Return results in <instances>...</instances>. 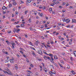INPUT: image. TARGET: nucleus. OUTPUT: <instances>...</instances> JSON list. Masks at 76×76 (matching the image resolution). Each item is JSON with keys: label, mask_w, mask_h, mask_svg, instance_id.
I'll return each mask as SVG.
<instances>
[{"label": "nucleus", "mask_w": 76, "mask_h": 76, "mask_svg": "<svg viewBox=\"0 0 76 76\" xmlns=\"http://www.w3.org/2000/svg\"><path fill=\"white\" fill-rule=\"evenodd\" d=\"M2 51L3 52V54H5V50H4V49H3L2 50Z\"/></svg>", "instance_id": "23"}, {"label": "nucleus", "mask_w": 76, "mask_h": 76, "mask_svg": "<svg viewBox=\"0 0 76 76\" xmlns=\"http://www.w3.org/2000/svg\"><path fill=\"white\" fill-rule=\"evenodd\" d=\"M66 27H67V28H69V27H70V25H68L66 26Z\"/></svg>", "instance_id": "56"}, {"label": "nucleus", "mask_w": 76, "mask_h": 76, "mask_svg": "<svg viewBox=\"0 0 76 76\" xmlns=\"http://www.w3.org/2000/svg\"><path fill=\"white\" fill-rule=\"evenodd\" d=\"M52 74H55V75H56V71H52Z\"/></svg>", "instance_id": "13"}, {"label": "nucleus", "mask_w": 76, "mask_h": 76, "mask_svg": "<svg viewBox=\"0 0 76 76\" xmlns=\"http://www.w3.org/2000/svg\"><path fill=\"white\" fill-rule=\"evenodd\" d=\"M16 31V29L15 28H14V31H13V32H15Z\"/></svg>", "instance_id": "37"}, {"label": "nucleus", "mask_w": 76, "mask_h": 76, "mask_svg": "<svg viewBox=\"0 0 76 76\" xmlns=\"http://www.w3.org/2000/svg\"><path fill=\"white\" fill-rule=\"evenodd\" d=\"M61 36H60L59 37V39H61Z\"/></svg>", "instance_id": "60"}, {"label": "nucleus", "mask_w": 76, "mask_h": 76, "mask_svg": "<svg viewBox=\"0 0 76 76\" xmlns=\"http://www.w3.org/2000/svg\"><path fill=\"white\" fill-rule=\"evenodd\" d=\"M74 56H75V57H76V51H74Z\"/></svg>", "instance_id": "20"}, {"label": "nucleus", "mask_w": 76, "mask_h": 76, "mask_svg": "<svg viewBox=\"0 0 76 76\" xmlns=\"http://www.w3.org/2000/svg\"><path fill=\"white\" fill-rule=\"evenodd\" d=\"M7 66L8 67H10V64H7Z\"/></svg>", "instance_id": "47"}, {"label": "nucleus", "mask_w": 76, "mask_h": 76, "mask_svg": "<svg viewBox=\"0 0 76 76\" xmlns=\"http://www.w3.org/2000/svg\"><path fill=\"white\" fill-rule=\"evenodd\" d=\"M50 32V31H46V33H48V32Z\"/></svg>", "instance_id": "62"}, {"label": "nucleus", "mask_w": 76, "mask_h": 76, "mask_svg": "<svg viewBox=\"0 0 76 76\" xmlns=\"http://www.w3.org/2000/svg\"><path fill=\"white\" fill-rule=\"evenodd\" d=\"M15 14H16V15H18V11H16V12H15Z\"/></svg>", "instance_id": "45"}, {"label": "nucleus", "mask_w": 76, "mask_h": 76, "mask_svg": "<svg viewBox=\"0 0 76 76\" xmlns=\"http://www.w3.org/2000/svg\"><path fill=\"white\" fill-rule=\"evenodd\" d=\"M2 9L3 10H5V9H7L6 8V7L4 6L2 8Z\"/></svg>", "instance_id": "9"}, {"label": "nucleus", "mask_w": 76, "mask_h": 76, "mask_svg": "<svg viewBox=\"0 0 76 76\" xmlns=\"http://www.w3.org/2000/svg\"><path fill=\"white\" fill-rule=\"evenodd\" d=\"M44 58H45V60H47L48 58V56H45L44 57Z\"/></svg>", "instance_id": "5"}, {"label": "nucleus", "mask_w": 76, "mask_h": 76, "mask_svg": "<svg viewBox=\"0 0 76 76\" xmlns=\"http://www.w3.org/2000/svg\"><path fill=\"white\" fill-rule=\"evenodd\" d=\"M25 36H26V38H28V35H27L26 34L25 35Z\"/></svg>", "instance_id": "59"}, {"label": "nucleus", "mask_w": 76, "mask_h": 76, "mask_svg": "<svg viewBox=\"0 0 76 76\" xmlns=\"http://www.w3.org/2000/svg\"><path fill=\"white\" fill-rule=\"evenodd\" d=\"M50 58H50L49 56H48V59L50 60L51 62H52V63H54V61H53L52 59H50Z\"/></svg>", "instance_id": "1"}, {"label": "nucleus", "mask_w": 76, "mask_h": 76, "mask_svg": "<svg viewBox=\"0 0 76 76\" xmlns=\"http://www.w3.org/2000/svg\"><path fill=\"white\" fill-rule=\"evenodd\" d=\"M21 3H23L24 2H23V1H21Z\"/></svg>", "instance_id": "63"}, {"label": "nucleus", "mask_w": 76, "mask_h": 76, "mask_svg": "<svg viewBox=\"0 0 76 76\" xmlns=\"http://www.w3.org/2000/svg\"><path fill=\"white\" fill-rule=\"evenodd\" d=\"M3 72L4 73H6V74L7 73V74H8L9 75V73L8 72L5 71V70H3Z\"/></svg>", "instance_id": "8"}, {"label": "nucleus", "mask_w": 76, "mask_h": 76, "mask_svg": "<svg viewBox=\"0 0 76 76\" xmlns=\"http://www.w3.org/2000/svg\"><path fill=\"white\" fill-rule=\"evenodd\" d=\"M41 44L43 45H44H44H45V44L44 43H41Z\"/></svg>", "instance_id": "53"}, {"label": "nucleus", "mask_w": 76, "mask_h": 76, "mask_svg": "<svg viewBox=\"0 0 76 76\" xmlns=\"http://www.w3.org/2000/svg\"><path fill=\"white\" fill-rule=\"evenodd\" d=\"M71 60V61H73V58L72 57H71L70 58Z\"/></svg>", "instance_id": "41"}, {"label": "nucleus", "mask_w": 76, "mask_h": 76, "mask_svg": "<svg viewBox=\"0 0 76 76\" xmlns=\"http://www.w3.org/2000/svg\"><path fill=\"white\" fill-rule=\"evenodd\" d=\"M3 14H5V13H6V11H3Z\"/></svg>", "instance_id": "55"}, {"label": "nucleus", "mask_w": 76, "mask_h": 76, "mask_svg": "<svg viewBox=\"0 0 76 76\" xmlns=\"http://www.w3.org/2000/svg\"><path fill=\"white\" fill-rule=\"evenodd\" d=\"M45 26L46 28H47V24H45Z\"/></svg>", "instance_id": "49"}, {"label": "nucleus", "mask_w": 76, "mask_h": 76, "mask_svg": "<svg viewBox=\"0 0 76 76\" xmlns=\"http://www.w3.org/2000/svg\"><path fill=\"white\" fill-rule=\"evenodd\" d=\"M6 42L7 43V44H9V42L8 41H6Z\"/></svg>", "instance_id": "57"}, {"label": "nucleus", "mask_w": 76, "mask_h": 76, "mask_svg": "<svg viewBox=\"0 0 76 76\" xmlns=\"http://www.w3.org/2000/svg\"><path fill=\"white\" fill-rule=\"evenodd\" d=\"M26 3H30L31 2V0H28L27 1H26Z\"/></svg>", "instance_id": "7"}, {"label": "nucleus", "mask_w": 76, "mask_h": 76, "mask_svg": "<svg viewBox=\"0 0 76 76\" xmlns=\"http://www.w3.org/2000/svg\"><path fill=\"white\" fill-rule=\"evenodd\" d=\"M54 58L55 59H58V57H57L55 55L54 56Z\"/></svg>", "instance_id": "19"}, {"label": "nucleus", "mask_w": 76, "mask_h": 76, "mask_svg": "<svg viewBox=\"0 0 76 76\" xmlns=\"http://www.w3.org/2000/svg\"><path fill=\"white\" fill-rule=\"evenodd\" d=\"M30 45H32L33 46V45H32V43H31V42H30Z\"/></svg>", "instance_id": "58"}, {"label": "nucleus", "mask_w": 76, "mask_h": 76, "mask_svg": "<svg viewBox=\"0 0 76 76\" xmlns=\"http://www.w3.org/2000/svg\"><path fill=\"white\" fill-rule=\"evenodd\" d=\"M74 33H72V35H71V37H73V36H74Z\"/></svg>", "instance_id": "35"}, {"label": "nucleus", "mask_w": 76, "mask_h": 76, "mask_svg": "<svg viewBox=\"0 0 76 76\" xmlns=\"http://www.w3.org/2000/svg\"><path fill=\"white\" fill-rule=\"evenodd\" d=\"M52 8H50L49 10V12H52Z\"/></svg>", "instance_id": "16"}, {"label": "nucleus", "mask_w": 76, "mask_h": 76, "mask_svg": "<svg viewBox=\"0 0 76 76\" xmlns=\"http://www.w3.org/2000/svg\"><path fill=\"white\" fill-rule=\"evenodd\" d=\"M49 56H51L50 58L53 60V61H54V59L53 58V55L51 54H50V55H49Z\"/></svg>", "instance_id": "3"}, {"label": "nucleus", "mask_w": 76, "mask_h": 76, "mask_svg": "<svg viewBox=\"0 0 76 76\" xmlns=\"http://www.w3.org/2000/svg\"><path fill=\"white\" fill-rule=\"evenodd\" d=\"M38 43H39V42H38V43H37V42H35V44L36 45H38Z\"/></svg>", "instance_id": "28"}, {"label": "nucleus", "mask_w": 76, "mask_h": 76, "mask_svg": "<svg viewBox=\"0 0 76 76\" xmlns=\"http://www.w3.org/2000/svg\"><path fill=\"white\" fill-rule=\"evenodd\" d=\"M54 4H55L54 3L51 4V5H50V6H54Z\"/></svg>", "instance_id": "32"}, {"label": "nucleus", "mask_w": 76, "mask_h": 76, "mask_svg": "<svg viewBox=\"0 0 76 76\" xmlns=\"http://www.w3.org/2000/svg\"><path fill=\"white\" fill-rule=\"evenodd\" d=\"M12 49H14V48H15V46L14 45H12Z\"/></svg>", "instance_id": "38"}, {"label": "nucleus", "mask_w": 76, "mask_h": 76, "mask_svg": "<svg viewBox=\"0 0 76 76\" xmlns=\"http://www.w3.org/2000/svg\"><path fill=\"white\" fill-rule=\"evenodd\" d=\"M28 21H29V23H31V18L29 19Z\"/></svg>", "instance_id": "21"}, {"label": "nucleus", "mask_w": 76, "mask_h": 76, "mask_svg": "<svg viewBox=\"0 0 76 76\" xmlns=\"http://www.w3.org/2000/svg\"><path fill=\"white\" fill-rule=\"evenodd\" d=\"M30 31H33V29H32V27H30Z\"/></svg>", "instance_id": "29"}, {"label": "nucleus", "mask_w": 76, "mask_h": 76, "mask_svg": "<svg viewBox=\"0 0 76 76\" xmlns=\"http://www.w3.org/2000/svg\"><path fill=\"white\" fill-rule=\"evenodd\" d=\"M30 66L31 67H34V65H32V64H30Z\"/></svg>", "instance_id": "22"}, {"label": "nucleus", "mask_w": 76, "mask_h": 76, "mask_svg": "<svg viewBox=\"0 0 76 76\" xmlns=\"http://www.w3.org/2000/svg\"><path fill=\"white\" fill-rule=\"evenodd\" d=\"M21 26L22 28H23V27H24V26H25V25H24V24H21Z\"/></svg>", "instance_id": "17"}, {"label": "nucleus", "mask_w": 76, "mask_h": 76, "mask_svg": "<svg viewBox=\"0 0 76 76\" xmlns=\"http://www.w3.org/2000/svg\"><path fill=\"white\" fill-rule=\"evenodd\" d=\"M32 54L34 56H36V55H35V53H34V52H33L32 53Z\"/></svg>", "instance_id": "31"}, {"label": "nucleus", "mask_w": 76, "mask_h": 76, "mask_svg": "<svg viewBox=\"0 0 76 76\" xmlns=\"http://www.w3.org/2000/svg\"><path fill=\"white\" fill-rule=\"evenodd\" d=\"M61 67H62V68H63V66L62 65H61V64H60L59 65Z\"/></svg>", "instance_id": "46"}, {"label": "nucleus", "mask_w": 76, "mask_h": 76, "mask_svg": "<svg viewBox=\"0 0 76 76\" xmlns=\"http://www.w3.org/2000/svg\"><path fill=\"white\" fill-rule=\"evenodd\" d=\"M32 48V50H35V48Z\"/></svg>", "instance_id": "54"}, {"label": "nucleus", "mask_w": 76, "mask_h": 76, "mask_svg": "<svg viewBox=\"0 0 76 76\" xmlns=\"http://www.w3.org/2000/svg\"><path fill=\"white\" fill-rule=\"evenodd\" d=\"M20 53H21V54H23V52L22 51L20 50Z\"/></svg>", "instance_id": "40"}, {"label": "nucleus", "mask_w": 76, "mask_h": 76, "mask_svg": "<svg viewBox=\"0 0 76 76\" xmlns=\"http://www.w3.org/2000/svg\"><path fill=\"white\" fill-rule=\"evenodd\" d=\"M16 28H17V29H18V28H19V27H20V26H16Z\"/></svg>", "instance_id": "30"}, {"label": "nucleus", "mask_w": 76, "mask_h": 76, "mask_svg": "<svg viewBox=\"0 0 76 76\" xmlns=\"http://www.w3.org/2000/svg\"><path fill=\"white\" fill-rule=\"evenodd\" d=\"M12 7V4H9V7Z\"/></svg>", "instance_id": "51"}, {"label": "nucleus", "mask_w": 76, "mask_h": 76, "mask_svg": "<svg viewBox=\"0 0 76 76\" xmlns=\"http://www.w3.org/2000/svg\"><path fill=\"white\" fill-rule=\"evenodd\" d=\"M15 66H15V69H16V70H18V66L16 64H15Z\"/></svg>", "instance_id": "14"}, {"label": "nucleus", "mask_w": 76, "mask_h": 76, "mask_svg": "<svg viewBox=\"0 0 76 76\" xmlns=\"http://www.w3.org/2000/svg\"><path fill=\"white\" fill-rule=\"evenodd\" d=\"M8 34H10L11 33V31H8Z\"/></svg>", "instance_id": "43"}, {"label": "nucleus", "mask_w": 76, "mask_h": 76, "mask_svg": "<svg viewBox=\"0 0 76 76\" xmlns=\"http://www.w3.org/2000/svg\"><path fill=\"white\" fill-rule=\"evenodd\" d=\"M50 43L51 44H54V42L53 41H51Z\"/></svg>", "instance_id": "33"}, {"label": "nucleus", "mask_w": 76, "mask_h": 76, "mask_svg": "<svg viewBox=\"0 0 76 76\" xmlns=\"http://www.w3.org/2000/svg\"><path fill=\"white\" fill-rule=\"evenodd\" d=\"M45 38H47V35H45Z\"/></svg>", "instance_id": "64"}, {"label": "nucleus", "mask_w": 76, "mask_h": 76, "mask_svg": "<svg viewBox=\"0 0 76 76\" xmlns=\"http://www.w3.org/2000/svg\"><path fill=\"white\" fill-rule=\"evenodd\" d=\"M47 44H50V42L48 41L47 42Z\"/></svg>", "instance_id": "61"}, {"label": "nucleus", "mask_w": 76, "mask_h": 76, "mask_svg": "<svg viewBox=\"0 0 76 76\" xmlns=\"http://www.w3.org/2000/svg\"><path fill=\"white\" fill-rule=\"evenodd\" d=\"M28 12V11H26L25 12H24V13H25V14H26V13H27V12Z\"/></svg>", "instance_id": "42"}, {"label": "nucleus", "mask_w": 76, "mask_h": 76, "mask_svg": "<svg viewBox=\"0 0 76 76\" xmlns=\"http://www.w3.org/2000/svg\"><path fill=\"white\" fill-rule=\"evenodd\" d=\"M67 68H68V69H70V66H69V65L67 66Z\"/></svg>", "instance_id": "52"}, {"label": "nucleus", "mask_w": 76, "mask_h": 76, "mask_svg": "<svg viewBox=\"0 0 76 76\" xmlns=\"http://www.w3.org/2000/svg\"><path fill=\"white\" fill-rule=\"evenodd\" d=\"M72 22H74V23H76V21L74 19H72Z\"/></svg>", "instance_id": "15"}, {"label": "nucleus", "mask_w": 76, "mask_h": 76, "mask_svg": "<svg viewBox=\"0 0 76 76\" xmlns=\"http://www.w3.org/2000/svg\"><path fill=\"white\" fill-rule=\"evenodd\" d=\"M5 63H7L9 61V59H7L5 61Z\"/></svg>", "instance_id": "27"}, {"label": "nucleus", "mask_w": 76, "mask_h": 76, "mask_svg": "<svg viewBox=\"0 0 76 76\" xmlns=\"http://www.w3.org/2000/svg\"><path fill=\"white\" fill-rule=\"evenodd\" d=\"M11 44H12V45H14V46H15V43H11Z\"/></svg>", "instance_id": "50"}, {"label": "nucleus", "mask_w": 76, "mask_h": 76, "mask_svg": "<svg viewBox=\"0 0 76 76\" xmlns=\"http://www.w3.org/2000/svg\"><path fill=\"white\" fill-rule=\"evenodd\" d=\"M13 5H16V2L15 1H13Z\"/></svg>", "instance_id": "12"}, {"label": "nucleus", "mask_w": 76, "mask_h": 76, "mask_svg": "<svg viewBox=\"0 0 76 76\" xmlns=\"http://www.w3.org/2000/svg\"><path fill=\"white\" fill-rule=\"evenodd\" d=\"M49 73L50 74V75H53V74H53V71H50ZM51 73H52V74H51Z\"/></svg>", "instance_id": "11"}, {"label": "nucleus", "mask_w": 76, "mask_h": 76, "mask_svg": "<svg viewBox=\"0 0 76 76\" xmlns=\"http://www.w3.org/2000/svg\"><path fill=\"white\" fill-rule=\"evenodd\" d=\"M39 22V21H38V20H37V21L36 23V24H38V23Z\"/></svg>", "instance_id": "48"}, {"label": "nucleus", "mask_w": 76, "mask_h": 76, "mask_svg": "<svg viewBox=\"0 0 76 76\" xmlns=\"http://www.w3.org/2000/svg\"><path fill=\"white\" fill-rule=\"evenodd\" d=\"M44 53H45V54H46V55H47V56H48V54L47 52H44Z\"/></svg>", "instance_id": "36"}, {"label": "nucleus", "mask_w": 76, "mask_h": 76, "mask_svg": "<svg viewBox=\"0 0 76 76\" xmlns=\"http://www.w3.org/2000/svg\"><path fill=\"white\" fill-rule=\"evenodd\" d=\"M66 23H69V22H70V20H69V19H66Z\"/></svg>", "instance_id": "6"}, {"label": "nucleus", "mask_w": 76, "mask_h": 76, "mask_svg": "<svg viewBox=\"0 0 76 76\" xmlns=\"http://www.w3.org/2000/svg\"><path fill=\"white\" fill-rule=\"evenodd\" d=\"M10 63H13V62H14V61H13L14 60V58H12V59H10Z\"/></svg>", "instance_id": "2"}, {"label": "nucleus", "mask_w": 76, "mask_h": 76, "mask_svg": "<svg viewBox=\"0 0 76 76\" xmlns=\"http://www.w3.org/2000/svg\"><path fill=\"white\" fill-rule=\"evenodd\" d=\"M19 31H20V29H16V32H17V33H18L19 32Z\"/></svg>", "instance_id": "18"}, {"label": "nucleus", "mask_w": 76, "mask_h": 76, "mask_svg": "<svg viewBox=\"0 0 76 76\" xmlns=\"http://www.w3.org/2000/svg\"><path fill=\"white\" fill-rule=\"evenodd\" d=\"M65 4H66V3L65 2L63 3L62 4V5H63V6H64Z\"/></svg>", "instance_id": "44"}, {"label": "nucleus", "mask_w": 76, "mask_h": 76, "mask_svg": "<svg viewBox=\"0 0 76 76\" xmlns=\"http://www.w3.org/2000/svg\"><path fill=\"white\" fill-rule=\"evenodd\" d=\"M40 16H41V17H42V16H43V14L42 13L40 14Z\"/></svg>", "instance_id": "39"}, {"label": "nucleus", "mask_w": 76, "mask_h": 76, "mask_svg": "<svg viewBox=\"0 0 76 76\" xmlns=\"http://www.w3.org/2000/svg\"><path fill=\"white\" fill-rule=\"evenodd\" d=\"M26 61L27 63H29V60H28V58H26Z\"/></svg>", "instance_id": "24"}, {"label": "nucleus", "mask_w": 76, "mask_h": 76, "mask_svg": "<svg viewBox=\"0 0 76 76\" xmlns=\"http://www.w3.org/2000/svg\"><path fill=\"white\" fill-rule=\"evenodd\" d=\"M62 20L64 22H66V20L65 19H63Z\"/></svg>", "instance_id": "34"}, {"label": "nucleus", "mask_w": 76, "mask_h": 76, "mask_svg": "<svg viewBox=\"0 0 76 76\" xmlns=\"http://www.w3.org/2000/svg\"><path fill=\"white\" fill-rule=\"evenodd\" d=\"M39 53V54L42 55V52L41 50H39L38 51Z\"/></svg>", "instance_id": "4"}, {"label": "nucleus", "mask_w": 76, "mask_h": 76, "mask_svg": "<svg viewBox=\"0 0 76 76\" xmlns=\"http://www.w3.org/2000/svg\"><path fill=\"white\" fill-rule=\"evenodd\" d=\"M71 72H72V74L73 75H75L76 74V73H75V72H74V71H71Z\"/></svg>", "instance_id": "10"}, {"label": "nucleus", "mask_w": 76, "mask_h": 76, "mask_svg": "<svg viewBox=\"0 0 76 76\" xmlns=\"http://www.w3.org/2000/svg\"><path fill=\"white\" fill-rule=\"evenodd\" d=\"M8 75H11V76H13V74H12V73L11 72H10V73H9Z\"/></svg>", "instance_id": "26"}, {"label": "nucleus", "mask_w": 76, "mask_h": 76, "mask_svg": "<svg viewBox=\"0 0 76 76\" xmlns=\"http://www.w3.org/2000/svg\"><path fill=\"white\" fill-rule=\"evenodd\" d=\"M37 12L36 11H35L34 12V13L35 15H37Z\"/></svg>", "instance_id": "25"}]
</instances>
